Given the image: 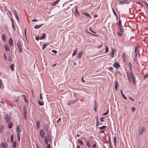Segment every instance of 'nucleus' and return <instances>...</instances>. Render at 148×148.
Segmentation results:
<instances>
[{
    "mask_svg": "<svg viewBox=\"0 0 148 148\" xmlns=\"http://www.w3.org/2000/svg\"><path fill=\"white\" fill-rule=\"evenodd\" d=\"M127 77L129 81L130 82H133L134 84H135V79L133 73L132 72L129 73L127 72Z\"/></svg>",
    "mask_w": 148,
    "mask_h": 148,
    "instance_id": "f257e3e1",
    "label": "nucleus"
},
{
    "mask_svg": "<svg viewBox=\"0 0 148 148\" xmlns=\"http://www.w3.org/2000/svg\"><path fill=\"white\" fill-rule=\"evenodd\" d=\"M45 142L46 144H47L49 142L50 143L51 141V136L50 135H48L45 137Z\"/></svg>",
    "mask_w": 148,
    "mask_h": 148,
    "instance_id": "f03ea898",
    "label": "nucleus"
},
{
    "mask_svg": "<svg viewBox=\"0 0 148 148\" xmlns=\"http://www.w3.org/2000/svg\"><path fill=\"white\" fill-rule=\"evenodd\" d=\"M22 131V130L20 126L17 125L16 128V133L17 134H18V133L19 134H20V133Z\"/></svg>",
    "mask_w": 148,
    "mask_h": 148,
    "instance_id": "7ed1b4c3",
    "label": "nucleus"
},
{
    "mask_svg": "<svg viewBox=\"0 0 148 148\" xmlns=\"http://www.w3.org/2000/svg\"><path fill=\"white\" fill-rule=\"evenodd\" d=\"M23 115L24 117L25 120L27 119V110L24 107L23 109Z\"/></svg>",
    "mask_w": 148,
    "mask_h": 148,
    "instance_id": "20e7f679",
    "label": "nucleus"
},
{
    "mask_svg": "<svg viewBox=\"0 0 148 148\" xmlns=\"http://www.w3.org/2000/svg\"><path fill=\"white\" fill-rule=\"evenodd\" d=\"M146 128L145 127H142L140 129L139 132L140 135H141L143 133L145 130Z\"/></svg>",
    "mask_w": 148,
    "mask_h": 148,
    "instance_id": "39448f33",
    "label": "nucleus"
},
{
    "mask_svg": "<svg viewBox=\"0 0 148 148\" xmlns=\"http://www.w3.org/2000/svg\"><path fill=\"white\" fill-rule=\"evenodd\" d=\"M5 120L7 123H8L10 121V118L8 114L5 115Z\"/></svg>",
    "mask_w": 148,
    "mask_h": 148,
    "instance_id": "423d86ee",
    "label": "nucleus"
},
{
    "mask_svg": "<svg viewBox=\"0 0 148 148\" xmlns=\"http://www.w3.org/2000/svg\"><path fill=\"white\" fill-rule=\"evenodd\" d=\"M40 134L42 138H44V133L43 130L41 129L40 131Z\"/></svg>",
    "mask_w": 148,
    "mask_h": 148,
    "instance_id": "0eeeda50",
    "label": "nucleus"
},
{
    "mask_svg": "<svg viewBox=\"0 0 148 148\" xmlns=\"http://www.w3.org/2000/svg\"><path fill=\"white\" fill-rule=\"evenodd\" d=\"M119 29L120 31L118 32H117V34L119 36H121L122 35L123 33V29L121 28Z\"/></svg>",
    "mask_w": 148,
    "mask_h": 148,
    "instance_id": "6e6552de",
    "label": "nucleus"
},
{
    "mask_svg": "<svg viewBox=\"0 0 148 148\" xmlns=\"http://www.w3.org/2000/svg\"><path fill=\"white\" fill-rule=\"evenodd\" d=\"M114 89L115 90H117L119 85L118 81H115L114 82Z\"/></svg>",
    "mask_w": 148,
    "mask_h": 148,
    "instance_id": "1a4fd4ad",
    "label": "nucleus"
},
{
    "mask_svg": "<svg viewBox=\"0 0 148 148\" xmlns=\"http://www.w3.org/2000/svg\"><path fill=\"white\" fill-rule=\"evenodd\" d=\"M9 42L10 46L12 47L13 45V40L12 38H10L9 39Z\"/></svg>",
    "mask_w": 148,
    "mask_h": 148,
    "instance_id": "9d476101",
    "label": "nucleus"
},
{
    "mask_svg": "<svg viewBox=\"0 0 148 148\" xmlns=\"http://www.w3.org/2000/svg\"><path fill=\"white\" fill-rule=\"evenodd\" d=\"M76 102V101L75 100H72L69 101L67 103V104L68 105H69L71 104H73L75 103Z\"/></svg>",
    "mask_w": 148,
    "mask_h": 148,
    "instance_id": "9b49d317",
    "label": "nucleus"
},
{
    "mask_svg": "<svg viewBox=\"0 0 148 148\" xmlns=\"http://www.w3.org/2000/svg\"><path fill=\"white\" fill-rule=\"evenodd\" d=\"M113 66L116 68V69H117L118 67L120 66V65L119 63L115 62L113 64Z\"/></svg>",
    "mask_w": 148,
    "mask_h": 148,
    "instance_id": "f8f14e48",
    "label": "nucleus"
},
{
    "mask_svg": "<svg viewBox=\"0 0 148 148\" xmlns=\"http://www.w3.org/2000/svg\"><path fill=\"white\" fill-rule=\"evenodd\" d=\"M119 1V3L120 5H123L127 0H117Z\"/></svg>",
    "mask_w": 148,
    "mask_h": 148,
    "instance_id": "ddd939ff",
    "label": "nucleus"
},
{
    "mask_svg": "<svg viewBox=\"0 0 148 148\" xmlns=\"http://www.w3.org/2000/svg\"><path fill=\"white\" fill-rule=\"evenodd\" d=\"M121 20L119 19L118 23V27L119 29H123L121 25Z\"/></svg>",
    "mask_w": 148,
    "mask_h": 148,
    "instance_id": "4468645a",
    "label": "nucleus"
},
{
    "mask_svg": "<svg viewBox=\"0 0 148 148\" xmlns=\"http://www.w3.org/2000/svg\"><path fill=\"white\" fill-rule=\"evenodd\" d=\"M43 25L42 24H41L40 25H36L34 26V27L36 29H38L42 27Z\"/></svg>",
    "mask_w": 148,
    "mask_h": 148,
    "instance_id": "2eb2a0df",
    "label": "nucleus"
},
{
    "mask_svg": "<svg viewBox=\"0 0 148 148\" xmlns=\"http://www.w3.org/2000/svg\"><path fill=\"white\" fill-rule=\"evenodd\" d=\"M14 15H15V17L16 19L18 21L19 20V18L18 17V14L15 11H14Z\"/></svg>",
    "mask_w": 148,
    "mask_h": 148,
    "instance_id": "dca6fc26",
    "label": "nucleus"
},
{
    "mask_svg": "<svg viewBox=\"0 0 148 148\" xmlns=\"http://www.w3.org/2000/svg\"><path fill=\"white\" fill-rule=\"evenodd\" d=\"M60 0H57V1H53L52 2L51 5L53 6H55L58 3Z\"/></svg>",
    "mask_w": 148,
    "mask_h": 148,
    "instance_id": "f3484780",
    "label": "nucleus"
},
{
    "mask_svg": "<svg viewBox=\"0 0 148 148\" xmlns=\"http://www.w3.org/2000/svg\"><path fill=\"white\" fill-rule=\"evenodd\" d=\"M6 143L3 142L2 143L1 145V148H6Z\"/></svg>",
    "mask_w": 148,
    "mask_h": 148,
    "instance_id": "a211bd4d",
    "label": "nucleus"
},
{
    "mask_svg": "<svg viewBox=\"0 0 148 148\" xmlns=\"http://www.w3.org/2000/svg\"><path fill=\"white\" fill-rule=\"evenodd\" d=\"M46 37V34L45 33H43L41 36H40V40L44 39Z\"/></svg>",
    "mask_w": 148,
    "mask_h": 148,
    "instance_id": "6ab92c4d",
    "label": "nucleus"
},
{
    "mask_svg": "<svg viewBox=\"0 0 148 148\" xmlns=\"http://www.w3.org/2000/svg\"><path fill=\"white\" fill-rule=\"evenodd\" d=\"M22 43L21 40H18L17 42V46L18 47L21 46Z\"/></svg>",
    "mask_w": 148,
    "mask_h": 148,
    "instance_id": "aec40b11",
    "label": "nucleus"
},
{
    "mask_svg": "<svg viewBox=\"0 0 148 148\" xmlns=\"http://www.w3.org/2000/svg\"><path fill=\"white\" fill-rule=\"evenodd\" d=\"M13 124L12 122H10L8 125V128L9 129L11 128L13 126Z\"/></svg>",
    "mask_w": 148,
    "mask_h": 148,
    "instance_id": "412c9836",
    "label": "nucleus"
},
{
    "mask_svg": "<svg viewBox=\"0 0 148 148\" xmlns=\"http://www.w3.org/2000/svg\"><path fill=\"white\" fill-rule=\"evenodd\" d=\"M112 51L111 53V56L112 57H114V55L115 52V50H114V49H112Z\"/></svg>",
    "mask_w": 148,
    "mask_h": 148,
    "instance_id": "4be33fe9",
    "label": "nucleus"
},
{
    "mask_svg": "<svg viewBox=\"0 0 148 148\" xmlns=\"http://www.w3.org/2000/svg\"><path fill=\"white\" fill-rule=\"evenodd\" d=\"M36 125L37 126V128L38 129L40 125V123L38 121H37L36 123Z\"/></svg>",
    "mask_w": 148,
    "mask_h": 148,
    "instance_id": "5701e85b",
    "label": "nucleus"
},
{
    "mask_svg": "<svg viewBox=\"0 0 148 148\" xmlns=\"http://www.w3.org/2000/svg\"><path fill=\"white\" fill-rule=\"evenodd\" d=\"M86 145L87 146V147L89 148H90L91 147L90 142V141H87Z\"/></svg>",
    "mask_w": 148,
    "mask_h": 148,
    "instance_id": "b1692460",
    "label": "nucleus"
},
{
    "mask_svg": "<svg viewBox=\"0 0 148 148\" xmlns=\"http://www.w3.org/2000/svg\"><path fill=\"white\" fill-rule=\"evenodd\" d=\"M18 47V51H19V52L20 53L22 52L23 51V49H22L21 46Z\"/></svg>",
    "mask_w": 148,
    "mask_h": 148,
    "instance_id": "393cba45",
    "label": "nucleus"
},
{
    "mask_svg": "<svg viewBox=\"0 0 148 148\" xmlns=\"http://www.w3.org/2000/svg\"><path fill=\"white\" fill-rule=\"evenodd\" d=\"M82 53H83V51H81L79 53L78 56V58H81V56L82 55Z\"/></svg>",
    "mask_w": 148,
    "mask_h": 148,
    "instance_id": "a878e982",
    "label": "nucleus"
},
{
    "mask_svg": "<svg viewBox=\"0 0 148 148\" xmlns=\"http://www.w3.org/2000/svg\"><path fill=\"white\" fill-rule=\"evenodd\" d=\"M2 39L4 41H6V38L4 34H3L2 35Z\"/></svg>",
    "mask_w": 148,
    "mask_h": 148,
    "instance_id": "bb28decb",
    "label": "nucleus"
},
{
    "mask_svg": "<svg viewBox=\"0 0 148 148\" xmlns=\"http://www.w3.org/2000/svg\"><path fill=\"white\" fill-rule=\"evenodd\" d=\"M14 64H12L10 65V69H11V70H12V71H14Z\"/></svg>",
    "mask_w": 148,
    "mask_h": 148,
    "instance_id": "cd10ccee",
    "label": "nucleus"
},
{
    "mask_svg": "<svg viewBox=\"0 0 148 148\" xmlns=\"http://www.w3.org/2000/svg\"><path fill=\"white\" fill-rule=\"evenodd\" d=\"M4 47L5 48V49L7 51H8L9 50V47L8 46H7V45H4Z\"/></svg>",
    "mask_w": 148,
    "mask_h": 148,
    "instance_id": "c85d7f7f",
    "label": "nucleus"
},
{
    "mask_svg": "<svg viewBox=\"0 0 148 148\" xmlns=\"http://www.w3.org/2000/svg\"><path fill=\"white\" fill-rule=\"evenodd\" d=\"M38 104H39V105H40L41 106H43L44 105V103L42 102L39 100H38Z\"/></svg>",
    "mask_w": 148,
    "mask_h": 148,
    "instance_id": "c756f323",
    "label": "nucleus"
},
{
    "mask_svg": "<svg viewBox=\"0 0 148 148\" xmlns=\"http://www.w3.org/2000/svg\"><path fill=\"white\" fill-rule=\"evenodd\" d=\"M83 14L89 17L90 18H91L90 15L88 13H83Z\"/></svg>",
    "mask_w": 148,
    "mask_h": 148,
    "instance_id": "7c9ffc66",
    "label": "nucleus"
},
{
    "mask_svg": "<svg viewBox=\"0 0 148 148\" xmlns=\"http://www.w3.org/2000/svg\"><path fill=\"white\" fill-rule=\"evenodd\" d=\"M77 49H75V51H74L73 53L72 54V56H74L77 53Z\"/></svg>",
    "mask_w": 148,
    "mask_h": 148,
    "instance_id": "2f4dec72",
    "label": "nucleus"
},
{
    "mask_svg": "<svg viewBox=\"0 0 148 148\" xmlns=\"http://www.w3.org/2000/svg\"><path fill=\"white\" fill-rule=\"evenodd\" d=\"M3 127L2 126H0V132L2 133L3 131Z\"/></svg>",
    "mask_w": 148,
    "mask_h": 148,
    "instance_id": "473e14b6",
    "label": "nucleus"
},
{
    "mask_svg": "<svg viewBox=\"0 0 148 148\" xmlns=\"http://www.w3.org/2000/svg\"><path fill=\"white\" fill-rule=\"evenodd\" d=\"M17 137L18 140V141H20V134H19L18 133V134H17Z\"/></svg>",
    "mask_w": 148,
    "mask_h": 148,
    "instance_id": "72a5a7b5",
    "label": "nucleus"
},
{
    "mask_svg": "<svg viewBox=\"0 0 148 148\" xmlns=\"http://www.w3.org/2000/svg\"><path fill=\"white\" fill-rule=\"evenodd\" d=\"M116 137L115 136L114 137L113 141L114 143V145H116Z\"/></svg>",
    "mask_w": 148,
    "mask_h": 148,
    "instance_id": "f704fd0d",
    "label": "nucleus"
},
{
    "mask_svg": "<svg viewBox=\"0 0 148 148\" xmlns=\"http://www.w3.org/2000/svg\"><path fill=\"white\" fill-rule=\"evenodd\" d=\"M13 139H14L13 135L12 134L11 136L10 140H11L12 142V143L13 142Z\"/></svg>",
    "mask_w": 148,
    "mask_h": 148,
    "instance_id": "c9c22d12",
    "label": "nucleus"
},
{
    "mask_svg": "<svg viewBox=\"0 0 148 148\" xmlns=\"http://www.w3.org/2000/svg\"><path fill=\"white\" fill-rule=\"evenodd\" d=\"M78 142L81 145H83V144L82 141L80 139L78 140Z\"/></svg>",
    "mask_w": 148,
    "mask_h": 148,
    "instance_id": "e433bc0d",
    "label": "nucleus"
},
{
    "mask_svg": "<svg viewBox=\"0 0 148 148\" xmlns=\"http://www.w3.org/2000/svg\"><path fill=\"white\" fill-rule=\"evenodd\" d=\"M112 11H113V13L116 16V19H117V15H116V12L114 10L113 8H112Z\"/></svg>",
    "mask_w": 148,
    "mask_h": 148,
    "instance_id": "4c0bfd02",
    "label": "nucleus"
},
{
    "mask_svg": "<svg viewBox=\"0 0 148 148\" xmlns=\"http://www.w3.org/2000/svg\"><path fill=\"white\" fill-rule=\"evenodd\" d=\"M108 113H109L108 110L106 112L103 113L102 114V115L103 116H105V115H107Z\"/></svg>",
    "mask_w": 148,
    "mask_h": 148,
    "instance_id": "58836bf2",
    "label": "nucleus"
},
{
    "mask_svg": "<svg viewBox=\"0 0 148 148\" xmlns=\"http://www.w3.org/2000/svg\"><path fill=\"white\" fill-rule=\"evenodd\" d=\"M17 145L16 142V141H14L13 144V147L14 148H15L16 147Z\"/></svg>",
    "mask_w": 148,
    "mask_h": 148,
    "instance_id": "ea45409f",
    "label": "nucleus"
},
{
    "mask_svg": "<svg viewBox=\"0 0 148 148\" xmlns=\"http://www.w3.org/2000/svg\"><path fill=\"white\" fill-rule=\"evenodd\" d=\"M12 27L13 29L14 30H15L16 29V28H15V26L14 25L13 21L12 22Z\"/></svg>",
    "mask_w": 148,
    "mask_h": 148,
    "instance_id": "a19ab883",
    "label": "nucleus"
},
{
    "mask_svg": "<svg viewBox=\"0 0 148 148\" xmlns=\"http://www.w3.org/2000/svg\"><path fill=\"white\" fill-rule=\"evenodd\" d=\"M106 127V126L105 125H103L102 127H99V128L100 130H101L104 129Z\"/></svg>",
    "mask_w": 148,
    "mask_h": 148,
    "instance_id": "79ce46f5",
    "label": "nucleus"
},
{
    "mask_svg": "<svg viewBox=\"0 0 148 148\" xmlns=\"http://www.w3.org/2000/svg\"><path fill=\"white\" fill-rule=\"evenodd\" d=\"M48 45V44H43L42 49H44L45 48V47H47V46Z\"/></svg>",
    "mask_w": 148,
    "mask_h": 148,
    "instance_id": "37998d69",
    "label": "nucleus"
},
{
    "mask_svg": "<svg viewBox=\"0 0 148 148\" xmlns=\"http://www.w3.org/2000/svg\"><path fill=\"white\" fill-rule=\"evenodd\" d=\"M89 30L90 31H91V32H92L93 33H96V32H95L93 31H92V29H91V27H89Z\"/></svg>",
    "mask_w": 148,
    "mask_h": 148,
    "instance_id": "c03bdc74",
    "label": "nucleus"
},
{
    "mask_svg": "<svg viewBox=\"0 0 148 148\" xmlns=\"http://www.w3.org/2000/svg\"><path fill=\"white\" fill-rule=\"evenodd\" d=\"M121 93L122 95V96L123 97V98L125 99L126 100L127 99V98L126 97V96L123 94V93Z\"/></svg>",
    "mask_w": 148,
    "mask_h": 148,
    "instance_id": "a18cd8bd",
    "label": "nucleus"
},
{
    "mask_svg": "<svg viewBox=\"0 0 148 148\" xmlns=\"http://www.w3.org/2000/svg\"><path fill=\"white\" fill-rule=\"evenodd\" d=\"M148 76V74H146L143 77V78L144 79H146L147 78V77Z\"/></svg>",
    "mask_w": 148,
    "mask_h": 148,
    "instance_id": "49530a36",
    "label": "nucleus"
},
{
    "mask_svg": "<svg viewBox=\"0 0 148 148\" xmlns=\"http://www.w3.org/2000/svg\"><path fill=\"white\" fill-rule=\"evenodd\" d=\"M105 49H106L105 53H106L108 52V47L106 46L105 47Z\"/></svg>",
    "mask_w": 148,
    "mask_h": 148,
    "instance_id": "de8ad7c7",
    "label": "nucleus"
},
{
    "mask_svg": "<svg viewBox=\"0 0 148 148\" xmlns=\"http://www.w3.org/2000/svg\"><path fill=\"white\" fill-rule=\"evenodd\" d=\"M42 95L41 94V93H40V98L41 100H42L43 99V97L42 96Z\"/></svg>",
    "mask_w": 148,
    "mask_h": 148,
    "instance_id": "09e8293b",
    "label": "nucleus"
},
{
    "mask_svg": "<svg viewBox=\"0 0 148 148\" xmlns=\"http://www.w3.org/2000/svg\"><path fill=\"white\" fill-rule=\"evenodd\" d=\"M122 57L123 58V59H125V53H124L122 55Z\"/></svg>",
    "mask_w": 148,
    "mask_h": 148,
    "instance_id": "8fccbe9b",
    "label": "nucleus"
},
{
    "mask_svg": "<svg viewBox=\"0 0 148 148\" xmlns=\"http://www.w3.org/2000/svg\"><path fill=\"white\" fill-rule=\"evenodd\" d=\"M132 111L134 112L136 110V108L135 107H132Z\"/></svg>",
    "mask_w": 148,
    "mask_h": 148,
    "instance_id": "3c124183",
    "label": "nucleus"
},
{
    "mask_svg": "<svg viewBox=\"0 0 148 148\" xmlns=\"http://www.w3.org/2000/svg\"><path fill=\"white\" fill-rule=\"evenodd\" d=\"M46 144L47 145V148H51V145L50 144L47 143V144Z\"/></svg>",
    "mask_w": 148,
    "mask_h": 148,
    "instance_id": "603ef678",
    "label": "nucleus"
},
{
    "mask_svg": "<svg viewBox=\"0 0 148 148\" xmlns=\"http://www.w3.org/2000/svg\"><path fill=\"white\" fill-rule=\"evenodd\" d=\"M52 52L55 54H56L57 53V51L55 50H53L52 51Z\"/></svg>",
    "mask_w": 148,
    "mask_h": 148,
    "instance_id": "864d4df0",
    "label": "nucleus"
},
{
    "mask_svg": "<svg viewBox=\"0 0 148 148\" xmlns=\"http://www.w3.org/2000/svg\"><path fill=\"white\" fill-rule=\"evenodd\" d=\"M40 36H38L35 38V39L36 40H38L40 39Z\"/></svg>",
    "mask_w": 148,
    "mask_h": 148,
    "instance_id": "5fc2aeb1",
    "label": "nucleus"
},
{
    "mask_svg": "<svg viewBox=\"0 0 148 148\" xmlns=\"http://www.w3.org/2000/svg\"><path fill=\"white\" fill-rule=\"evenodd\" d=\"M143 2H144V4H145L147 6V8L148 9V4L147 3V2H145V1H143Z\"/></svg>",
    "mask_w": 148,
    "mask_h": 148,
    "instance_id": "6e6d98bb",
    "label": "nucleus"
},
{
    "mask_svg": "<svg viewBox=\"0 0 148 148\" xmlns=\"http://www.w3.org/2000/svg\"><path fill=\"white\" fill-rule=\"evenodd\" d=\"M105 119L104 118V117H102L100 119V120L102 121V122H103L104 121V119Z\"/></svg>",
    "mask_w": 148,
    "mask_h": 148,
    "instance_id": "4d7b16f0",
    "label": "nucleus"
},
{
    "mask_svg": "<svg viewBox=\"0 0 148 148\" xmlns=\"http://www.w3.org/2000/svg\"><path fill=\"white\" fill-rule=\"evenodd\" d=\"M0 86L1 88H2L3 87V84L2 82H1V83H0Z\"/></svg>",
    "mask_w": 148,
    "mask_h": 148,
    "instance_id": "13d9d810",
    "label": "nucleus"
},
{
    "mask_svg": "<svg viewBox=\"0 0 148 148\" xmlns=\"http://www.w3.org/2000/svg\"><path fill=\"white\" fill-rule=\"evenodd\" d=\"M103 43H102L100 45H99L98 47L99 49L101 48L103 46Z\"/></svg>",
    "mask_w": 148,
    "mask_h": 148,
    "instance_id": "bf43d9fd",
    "label": "nucleus"
},
{
    "mask_svg": "<svg viewBox=\"0 0 148 148\" xmlns=\"http://www.w3.org/2000/svg\"><path fill=\"white\" fill-rule=\"evenodd\" d=\"M4 59H5V60H7V57H6V55L5 54H4Z\"/></svg>",
    "mask_w": 148,
    "mask_h": 148,
    "instance_id": "052dcab7",
    "label": "nucleus"
},
{
    "mask_svg": "<svg viewBox=\"0 0 148 148\" xmlns=\"http://www.w3.org/2000/svg\"><path fill=\"white\" fill-rule=\"evenodd\" d=\"M26 32H27V29L26 28H25L24 29V32H25V35H26Z\"/></svg>",
    "mask_w": 148,
    "mask_h": 148,
    "instance_id": "680f3d73",
    "label": "nucleus"
},
{
    "mask_svg": "<svg viewBox=\"0 0 148 148\" xmlns=\"http://www.w3.org/2000/svg\"><path fill=\"white\" fill-rule=\"evenodd\" d=\"M95 108H94V110L96 112V103H95Z\"/></svg>",
    "mask_w": 148,
    "mask_h": 148,
    "instance_id": "e2e57ef3",
    "label": "nucleus"
},
{
    "mask_svg": "<svg viewBox=\"0 0 148 148\" xmlns=\"http://www.w3.org/2000/svg\"><path fill=\"white\" fill-rule=\"evenodd\" d=\"M32 21L33 22L37 21L38 20L37 19H33L32 20Z\"/></svg>",
    "mask_w": 148,
    "mask_h": 148,
    "instance_id": "0e129e2a",
    "label": "nucleus"
},
{
    "mask_svg": "<svg viewBox=\"0 0 148 148\" xmlns=\"http://www.w3.org/2000/svg\"><path fill=\"white\" fill-rule=\"evenodd\" d=\"M109 69L110 71H112V70H113V68L111 67H109Z\"/></svg>",
    "mask_w": 148,
    "mask_h": 148,
    "instance_id": "69168bd1",
    "label": "nucleus"
},
{
    "mask_svg": "<svg viewBox=\"0 0 148 148\" xmlns=\"http://www.w3.org/2000/svg\"><path fill=\"white\" fill-rule=\"evenodd\" d=\"M129 98H130V100H132V101H134V99H133L131 98V97H129Z\"/></svg>",
    "mask_w": 148,
    "mask_h": 148,
    "instance_id": "338daca9",
    "label": "nucleus"
},
{
    "mask_svg": "<svg viewBox=\"0 0 148 148\" xmlns=\"http://www.w3.org/2000/svg\"><path fill=\"white\" fill-rule=\"evenodd\" d=\"M96 145L95 144H94L92 145V147H93V148H95L96 147Z\"/></svg>",
    "mask_w": 148,
    "mask_h": 148,
    "instance_id": "774afa93",
    "label": "nucleus"
}]
</instances>
